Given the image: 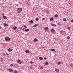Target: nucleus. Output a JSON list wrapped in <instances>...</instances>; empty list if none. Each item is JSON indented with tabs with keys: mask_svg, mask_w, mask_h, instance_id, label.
<instances>
[{
	"mask_svg": "<svg viewBox=\"0 0 73 73\" xmlns=\"http://www.w3.org/2000/svg\"><path fill=\"white\" fill-rule=\"evenodd\" d=\"M71 22H72V23H73V20H72L71 21Z\"/></svg>",
	"mask_w": 73,
	"mask_h": 73,
	"instance_id": "nucleus-44",
	"label": "nucleus"
},
{
	"mask_svg": "<svg viewBox=\"0 0 73 73\" xmlns=\"http://www.w3.org/2000/svg\"><path fill=\"white\" fill-rule=\"evenodd\" d=\"M57 64L58 65H60V64H61V62H57Z\"/></svg>",
	"mask_w": 73,
	"mask_h": 73,
	"instance_id": "nucleus-22",
	"label": "nucleus"
},
{
	"mask_svg": "<svg viewBox=\"0 0 73 73\" xmlns=\"http://www.w3.org/2000/svg\"><path fill=\"white\" fill-rule=\"evenodd\" d=\"M55 71L56 72H59V70L58 69L56 68L55 69Z\"/></svg>",
	"mask_w": 73,
	"mask_h": 73,
	"instance_id": "nucleus-6",
	"label": "nucleus"
},
{
	"mask_svg": "<svg viewBox=\"0 0 73 73\" xmlns=\"http://www.w3.org/2000/svg\"><path fill=\"white\" fill-rule=\"evenodd\" d=\"M0 19H1V18H0Z\"/></svg>",
	"mask_w": 73,
	"mask_h": 73,
	"instance_id": "nucleus-48",
	"label": "nucleus"
},
{
	"mask_svg": "<svg viewBox=\"0 0 73 73\" xmlns=\"http://www.w3.org/2000/svg\"><path fill=\"white\" fill-rule=\"evenodd\" d=\"M54 27H56V25L55 24H54Z\"/></svg>",
	"mask_w": 73,
	"mask_h": 73,
	"instance_id": "nucleus-41",
	"label": "nucleus"
},
{
	"mask_svg": "<svg viewBox=\"0 0 73 73\" xmlns=\"http://www.w3.org/2000/svg\"><path fill=\"white\" fill-rule=\"evenodd\" d=\"M39 59L40 60H43V58L42 57H40Z\"/></svg>",
	"mask_w": 73,
	"mask_h": 73,
	"instance_id": "nucleus-8",
	"label": "nucleus"
},
{
	"mask_svg": "<svg viewBox=\"0 0 73 73\" xmlns=\"http://www.w3.org/2000/svg\"><path fill=\"white\" fill-rule=\"evenodd\" d=\"M68 30H70V28H68Z\"/></svg>",
	"mask_w": 73,
	"mask_h": 73,
	"instance_id": "nucleus-43",
	"label": "nucleus"
},
{
	"mask_svg": "<svg viewBox=\"0 0 73 73\" xmlns=\"http://www.w3.org/2000/svg\"><path fill=\"white\" fill-rule=\"evenodd\" d=\"M44 18H43L42 19V20H44Z\"/></svg>",
	"mask_w": 73,
	"mask_h": 73,
	"instance_id": "nucleus-40",
	"label": "nucleus"
},
{
	"mask_svg": "<svg viewBox=\"0 0 73 73\" xmlns=\"http://www.w3.org/2000/svg\"><path fill=\"white\" fill-rule=\"evenodd\" d=\"M40 69H43V67L41 66L40 68Z\"/></svg>",
	"mask_w": 73,
	"mask_h": 73,
	"instance_id": "nucleus-27",
	"label": "nucleus"
},
{
	"mask_svg": "<svg viewBox=\"0 0 73 73\" xmlns=\"http://www.w3.org/2000/svg\"><path fill=\"white\" fill-rule=\"evenodd\" d=\"M42 48H44V47H43Z\"/></svg>",
	"mask_w": 73,
	"mask_h": 73,
	"instance_id": "nucleus-45",
	"label": "nucleus"
},
{
	"mask_svg": "<svg viewBox=\"0 0 73 73\" xmlns=\"http://www.w3.org/2000/svg\"><path fill=\"white\" fill-rule=\"evenodd\" d=\"M3 26L4 27H7L8 26V24L7 23H4L3 24Z\"/></svg>",
	"mask_w": 73,
	"mask_h": 73,
	"instance_id": "nucleus-4",
	"label": "nucleus"
},
{
	"mask_svg": "<svg viewBox=\"0 0 73 73\" xmlns=\"http://www.w3.org/2000/svg\"><path fill=\"white\" fill-rule=\"evenodd\" d=\"M21 4V2H20Z\"/></svg>",
	"mask_w": 73,
	"mask_h": 73,
	"instance_id": "nucleus-47",
	"label": "nucleus"
},
{
	"mask_svg": "<svg viewBox=\"0 0 73 73\" xmlns=\"http://www.w3.org/2000/svg\"><path fill=\"white\" fill-rule=\"evenodd\" d=\"M13 65V64H11L10 65V66H12Z\"/></svg>",
	"mask_w": 73,
	"mask_h": 73,
	"instance_id": "nucleus-33",
	"label": "nucleus"
},
{
	"mask_svg": "<svg viewBox=\"0 0 73 73\" xmlns=\"http://www.w3.org/2000/svg\"><path fill=\"white\" fill-rule=\"evenodd\" d=\"M63 21H66V19L65 18L63 19Z\"/></svg>",
	"mask_w": 73,
	"mask_h": 73,
	"instance_id": "nucleus-24",
	"label": "nucleus"
},
{
	"mask_svg": "<svg viewBox=\"0 0 73 73\" xmlns=\"http://www.w3.org/2000/svg\"><path fill=\"white\" fill-rule=\"evenodd\" d=\"M17 11L18 13H20L22 11V9L21 8H19L17 9Z\"/></svg>",
	"mask_w": 73,
	"mask_h": 73,
	"instance_id": "nucleus-1",
	"label": "nucleus"
},
{
	"mask_svg": "<svg viewBox=\"0 0 73 73\" xmlns=\"http://www.w3.org/2000/svg\"><path fill=\"white\" fill-rule=\"evenodd\" d=\"M67 39H69L70 38V37L69 36H68L67 38Z\"/></svg>",
	"mask_w": 73,
	"mask_h": 73,
	"instance_id": "nucleus-29",
	"label": "nucleus"
},
{
	"mask_svg": "<svg viewBox=\"0 0 73 73\" xmlns=\"http://www.w3.org/2000/svg\"><path fill=\"white\" fill-rule=\"evenodd\" d=\"M62 32H63V31H60V33H62Z\"/></svg>",
	"mask_w": 73,
	"mask_h": 73,
	"instance_id": "nucleus-39",
	"label": "nucleus"
},
{
	"mask_svg": "<svg viewBox=\"0 0 73 73\" xmlns=\"http://www.w3.org/2000/svg\"><path fill=\"white\" fill-rule=\"evenodd\" d=\"M2 16H4V13H3L2 14Z\"/></svg>",
	"mask_w": 73,
	"mask_h": 73,
	"instance_id": "nucleus-34",
	"label": "nucleus"
},
{
	"mask_svg": "<svg viewBox=\"0 0 73 73\" xmlns=\"http://www.w3.org/2000/svg\"><path fill=\"white\" fill-rule=\"evenodd\" d=\"M14 73H17V71H15L14 72Z\"/></svg>",
	"mask_w": 73,
	"mask_h": 73,
	"instance_id": "nucleus-28",
	"label": "nucleus"
},
{
	"mask_svg": "<svg viewBox=\"0 0 73 73\" xmlns=\"http://www.w3.org/2000/svg\"><path fill=\"white\" fill-rule=\"evenodd\" d=\"M48 62H46L45 63V65H48Z\"/></svg>",
	"mask_w": 73,
	"mask_h": 73,
	"instance_id": "nucleus-14",
	"label": "nucleus"
},
{
	"mask_svg": "<svg viewBox=\"0 0 73 73\" xmlns=\"http://www.w3.org/2000/svg\"><path fill=\"white\" fill-rule=\"evenodd\" d=\"M33 68V67L32 66H30V68L31 69H32Z\"/></svg>",
	"mask_w": 73,
	"mask_h": 73,
	"instance_id": "nucleus-30",
	"label": "nucleus"
},
{
	"mask_svg": "<svg viewBox=\"0 0 73 73\" xmlns=\"http://www.w3.org/2000/svg\"><path fill=\"white\" fill-rule=\"evenodd\" d=\"M25 31V32H28V31H29V29H26Z\"/></svg>",
	"mask_w": 73,
	"mask_h": 73,
	"instance_id": "nucleus-13",
	"label": "nucleus"
},
{
	"mask_svg": "<svg viewBox=\"0 0 73 73\" xmlns=\"http://www.w3.org/2000/svg\"><path fill=\"white\" fill-rule=\"evenodd\" d=\"M30 63L31 64H33V62H32V61H31L30 62Z\"/></svg>",
	"mask_w": 73,
	"mask_h": 73,
	"instance_id": "nucleus-37",
	"label": "nucleus"
},
{
	"mask_svg": "<svg viewBox=\"0 0 73 73\" xmlns=\"http://www.w3.org/2000/svg\"><path fill=\"white\" fill-rule=\"evenodd\" d=\"M72 31H73V29H72Z\"/></svg>",
	"mask_w": 73,
	"mask_h": 73,
	"instance_id": "nucleus-49",
	"label": "nucleus"
},
{
	"mask_svg": "<svg viewBox=\"0 0 73 73\" xmlns=\"http://www.w3.org/2000/svg\"><path fill=\"white\" fill-rule=\"evenodd\" d=\"M12 50H13V49H11L10 48H9L8 50V52H11V51H12Z\"/></svg>",
	"mask_w": 73,
	"mask_h": 73,
	"instance_id": "nucleus-5",
	"label": "nucleus"
},
{
	"mask_svg": "<svg viewBox=\"0 0 73 73\" xmlns=\"http://www.w3.org/2000/svg\"><path fill=\"white\" fill-rule=\"evenodd\" d=\"M51 25H52V26H53V27H54V25L53 23H52L51 24Z\"/></svg>",
	"mask_w": 73,
	"mask_h": 73,
	"instance_id": "nucleus-26",
	"label": "nucleus"
},
{
	"mask_svg": "<svg viewBox=\"0 0 73 73\" xmlns=\"http://www.w3.org/2000/svg\"><path fill=\"white\" fill-rule=\"evenodd\" d=\"M47 14H49V11H48L47 12Z\"/></svg>",
	"mask_w": 73,
	"mask_h": 73,
	"instance_id": "nucleus-32",
	"label": "nucleus"
},
{
	"mask_svg": "<svg viewBox=\"0 0 73 73\" xmlns=\"http://www.w3.org/2000/svg\"><path fill=\"white\" fill-rule=\"evenodd\" d=\"M53 20V18H51L50 19V21H52V20Z\"/></svg>",
	"mask_w": 73,
	"mask_h": 73,
	"instance_id": "nucleus-19",
	"label": "nucleus"
},
{
	"mask_svg": "<svg viewBox=\"0 0 73 73\" xmlns=\"http://www.w3.org/2000/svg\"><path fill=\"white\" fill-rule=\"evenodd\" d=\"M3 58H1V62H3Z\"/></svg>",
	"mask_w": 73,
	"mask_h": 73,
	"instance_id": "nucleus-21",
	"label": "nucleus"
},
{
	"mask_svg": "<svg viewBox=\"0 0 73 73\" xmlns=\"http://www.w3.org/2000/svg\"><path fill=\"white\" fill-rule=\"evenodd\" d=\"M23 31H25V29L24 28L22 30Z\"/></svg>",
	"mask_w": 73,
	"mask_h": 73,
	"instance_id": "nucleus-35",
	"label": "nucleus"
},
{
	"mask_svg": "<svg viewBox=\"0 0 73 73\" xmlns=\"http://www.w3.org/2000/svg\"><path fill=\"white\" fill-rule=\"evenodd\" d=\"M9 70L10 72H13V70H12V69L11 68H9Z\"/></svg>",
	"mask_w": 73,
	"mask_h": 73,
	"instance_id": "nucleus-7",
	"label": "nucleus"
},
{
	"mask_svg": "<svg viewBox=\"0 0 73 73\" xmlns=\"http://www.w3.org/2000/svg\"><path fill=\"white\" fill-rule=\"evenodd\" d=\"M58 15H55L54 17H58Z\"/></svg>",
	"mask_w": 73,
	"mask_h": 73,
	"instance_id": "nucleus-23",
	"label": "nucleus"
},
{
	"mask_svg": "<svg viewBox=\"0 0 73 73\" xmlns=\"http://www.w3.org/2000/svg\"><path fill=\"white\" fill-rule=\"evenodd\" d=\"M3 18L4 19H5L6 18V16H3Z\"/></svg>",
	"mask_w": 73,
	"mask_h": 73,
	"instance_id": "nucleus-18",
	"label": "nucleus"
},
{
	"mask_svg": "<svg viewBox=\"0 0 73 73\" xmlns=\"http://www.w3.org/2000/svg\"><path fill=\"white\" fill-rule=\"evenodd\" d=\"M44 60H46V59H47V58H46V57H45L44 58Z\"/></svg>",
	"mask_w": 73,
	"mask_h": 73,
	"instance_id": "nucleus-36",
	"label": "nucleus"
},
{
	"mask_svg": "<svg viewBox=\"0 0 73 73\" xmlns=\"http://www.w3.org/2000/svg\"><path fill=\"white\" fill-rule=\"evenodd\" d=\"M24 27L25 28H27V26H26L25 25Z\"/></svg>",
	"mask_w": 73,
	"mask_h": 73,
	"instance_id": "nucleus-38",
	"label": "nucleus"
},
{
	"mask_svg": "<svg viewBox=\"0 0 73 73\" xmlns=\"http://www.w3.org/2000/svg\"><path fill=\"white\" fill-rule=\"evenodd\" d=\"M1 28V27L0 26V29Z\"/></svg>",
	"mask_w": 73,
	"mask_h": 73,
	"instance_id": "nucleus-46",
	"label": "nucleus"
},
{
	"mask_svg": "<svg viewBox=\"0 0 73 73\" xmlns=\"http://www.w3.org/2000/svg\"><path fill=\"white\" fill-rule=\"evenodd\" d=\"M51 51L52 52H55V49H51Z\"/></svg>",
	"mask_w": 73,
	"mask_h": 73,
	"instance_id": "nucleus-16",
	"label": "nucleus"
},
{
	"mask_svg": "<svg viewBox=\"0 0 73 73\" xmlns=\"http://www.w3.org/2000/svg\"><path fill=\"white\" fill-rule=\"evenodd\" d=\"M73 64H70V66H73Z\"/></svg>",
	"mask_w": 73,
	"mask_h": 73,
	"instance_id": "nucleus-31",
	"label": "nucleus"
},
{
	"mask_svg": "<svg viewBox=\"0 0 73 73\" xmlns=\"http://www.w3.org/2000/svg\"><path fill=\"white\" fill-rule=\"evenodd\" d=\"M17 29V27H13V30H16Z\"/></svg>",
	"mask_w": 73,
	"mask_h": 73,
	"instance_id": "nucleus-9",
	"label": "nucleus"
},
{
	"mask_svg": "<svg viewBox=\"0 0 73 73\" xmlns=\"http://www.w3.org/2000/svg\"><path fill=\"white\" fill-rule=\"evenodd\" d=\"M5 40L6 41H9V40H10V38L8 37H6L5 38Z\"/></svg>",
	"mask_w": 73,
	"mask_h": 73,
	"instance_id": "nucleus-2",
	"label": "nucleus"
},
{
	"mask_svg": "<svg viewBox=\"0 0 73 73\" xmlns=\"http://www.w3.org/2000/svg\"><path fill=\"white\" fill-rule=\"evenodd\" d=\"M29 22L31 23H33V21L32 20L30 21Z\"/></svg>",
	"mask_w": 73,
	"mask_h": 73,
	"instance_id": "nucleus-17",
	"label": "nucleus"
},
{
	"mask_svg": "<svg viewBox=\"0 0 73 73\" xmlns=\"http://www.w3.org/2000/svg\"><path fill=\"white\" fill-rule=\"evenodd\" d=\"M25 52L26 53H29V50H26L25 51Z\"/></svg>",
	"mask_w": 73,
	"mask_h": 73,
	"instance_id": "nucleus-10",
	"label": "nucleus"
},
{
	"mask_svg": "<svg viewBox=\"0 0 73 73\" xmlns=\"http://www.w3.org/2000/svg\"><path fill=\"white\" fill-rule=\"evenodd\" d=\"M44 30H45V31H47V30H48V27H45L44 29Z\"/></svg>",
	"mask_w": 73,
	"mask_h": 73,
	"instance_id": "nucleus-11",
	"label": "nucleus"
},
{
	"mask_svg": "<svg viewBox=\"0 0 73 73\" xmlns=\"http://www.w3.org/2000/svg\"><path fill=\"white\" fill-rule=\"evenodd\" d=\"M51 32H52V33H54V30H53V29H52L51 30Z\"/></svg>",
	"mask_w": 73,
	"mask_h": 73,
	"instance_id": "nucleus-20",
	"label": "nucleus"
},
{
	"mask_svg": "<svg viewBox=\"0 0 73 73\" xmlns=\"http://www.w3.org/2000/svg\"><path fill=\"white\" fill-rule=\"evenodd\" d=\"M34 41H35L36 42L37 41V39L36 38H35L34 40Z\"/></svg>",
	"mask_w": 73,
	"mask_h": 73,
	"instance_id": "nucleus-15",
	"label": "nucleus"
},
{
	"mask_svg": "<svg viewBox=\"0 0 73 73\" xmlns=\"http://www.w3.org/2000/svg\"><path fill=\"white\" fill-rule=\"evenodd\" d=\"M37 25H38L37 24H36L34 25L33 27H34V28H35V27H37Z\"/></svg>",
	"mask_w": 73,
	"mask_h": 73,
	"instance_id": "nucleus-12",
	"label": "nucleus"
},
{
	"mask_svg": "<svg viewBox=\"0 0 73 73\" xmlns=\"http://www.w3.org/2000/svg\"><path fill=\"white\" fill-rule=\"evenodd\" d=\"M6 55H7V56H9V54H6Z\"/></svg>",
	"mask_w": 73,
	"mask_h": 73,
	"instance_id": "nucleus-42",
	"label": "nucleus"
},
{
	"mask_svg": "<svg viewBox=\"0 0 73 73\" xmlns=\"http://www.w3.org/2000/svg\"><path fill=\"white\" fill-rule=\"evenodd\" d=\"M17 62H18L19 64H22V62H21V61H20V60H18Z\"/></svg>",
	"mask_w": 73,
	"mask_h": 73,
	"instance_id": "nucleus-3",
	"label": "nucleus"
},
{
	"mask_svg": "<svg viewBox=\"0 0 73 73\" xmlns=\"http://www.w3.org/2000/svg\"><path fill=\"white\" fill-rule=\"evenodd\" d=\"M36 21H38V20L39 19H38V18H36Z\"/></svg>",
	"mask_w": 73,
	"mask_h": 73,
	"instance_id": "nucleus-25",
	"label": "nucleus"
}]
</instances>
